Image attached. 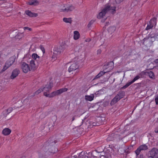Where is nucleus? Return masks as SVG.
Masks as SVG:
<instances>
[{
    "instance_id": "obj_19",
    "label": "nucleus",
    "mask_w": 158,
    "mask_h": 158,
    "mask_svg": "<svg viewBox=\"0 0 158 158\" xmlns=\"http://www.w3.org/2000/svg\"><path fill=\"white\" fill-rule=\"evenodd\" d=\"M115 139V133L110 134L107 138V140L108 141H113Z\"/></svg>"
},
{
    "instance_id": "obj_23",
    "label": "nucleus",
    "mask_w": 158,
    "mask_h": 158,
    "mask_svg": "<svg viewBox=\"0 0 158 158\" xmlns=\"http://www.w3.org/2000/svg\"><path fill=\"white\" fill-rule=\"evenodd\" d=\"M104 89H101L97 91L94 93V94L95 95L96 97H98L100 95L104 94Z\"/></svg>"
},
{
    "instance_id": "obj_1",
    "label": "nucleus",
    "mask_w": 158,
    "mask_h": 158,
    "mask_svg": "<svg viewBox=\"0 0 158 158\" xmlns=\"http://www.w3.org/2000/svg\"><path fill=\"white\" fill-rule=\"evenodd\" d=\"M116 9L115 6H111L108 4H106L105 5L104 8L98 14L97 16L98 18L100 19L103 18L107 12L110 10H111V12L113 14H114L116 12Z\"/></svg>"
},
{
    "instance_id": "obj_57",
    "label": "nucleus",
    "mask_w": 158,
    "mask_h": 158,
    "mask_svg": "<svg viewBox=\"0 0 158 158\" xmlns=\"http://www.w3.org/2000/svg\"><path fill=\"white\" fill-rule=\"evenodd\" d=\"M154 62L156 64L158 63V58L156 59L154 61Z\"/></svg>"
},
{
    "instance_id": "obj_9",
    "label": "nucleus",
    "mask_w": 158,
    "mask_h": 158,
    "mask_svg": "<svg viewBox=\"0 0 158 158\" xmlns=\"http://www.w3.org/2000/svg\"><path fill=\"white\" fill-rule=\"evenodd\" d=\"M103 151L105 153V155L108 156V158H111V155L113 154V152L114 149L110 147L105 148L103 150Z\"/></svg>"
},
{
    "instance_id": "obj_39",
    "label": "nucleus",
    "mask_w": 158,
    "mask_h": 158,
    "mask_svg": "<svg viewBox=\"0 0 158 158\" xmlns=\"http://www.w3.org/2000/svg\"><path fill=\"white\" fill-rule=\"evenodd\" d=\"M68 7V10L69 11H71L75 8L73 6H70Z\"/></svg>"
},
{
    "instance_id": "obj_25",
    "label": "nucleus",
    "mask_w": 158,
    "mask_h": 158,
    "mask_svg": "<svg viewBox=\"0 0 158 158\" xmlns=\"http://www.w3.org/2000/svg\"><path fill=\"white\" fill-rule=\"evenodd\" d=\"M80 34L77 31H75L74 32L73 38L74 40H77L79 38Z\"/></svg>"
},
{
    "instance_id": "obj_6",
    "label": "nucleus",
    "mask_w": 158,
    "mask_h": 158,
    "mask_svg": "<svg viewBox=\"0 0 158 158\" xmlns=\"http://www.w3.org/2000/svg\"><path fill=\"white\" fill-rule=\"evenodd\" d=\"M15 61V59L14 57H10L5 63L1 72H3L7 69L14 63Z\"/></svg>"
},
{
    "instance_id": "obj_62",
    "label": "nucleus",
    "mask_w": 158,
    "mask_h": 158,
    "mask_svg": "<svg viewBox=\"0 0 158 158\" xmlns=\"http://www.w3.org/2000/svg\"><path fill=\"white\" fill-rule=\"evenodd\" d=\"M154 41V40H152L151 41V43H153Z\"/></svg>"
},
{
    "instance_id": "obj_12",
    "label": "nucleus",
    "mask_w": 158,
    "mask_h": 158,
    "mask_svg": "<svg viewBox=\"0 0 158 158\" xmlns=\"http://www.w3.org/2000/svg\"><path fill=\"white\" fill-rule=\"evenodd\" d=\"M22 69L24 73H27L30 70V68L28 64L25 63H23L22 65Z\"/></svg>"
},
{
    "instance_id": "obj_16",
    "label": "nucleus",
    "mask_w": 158,
    "mask_h": 158,
    "mask_svg": "<svg viewBox=\"0 0 158 158\" xmlns=\"http://www.w3.org/2000/svg\"><path fill=\"white\" fill-rule=\"evenodd\" d=\"M52 85L53 84L52 83L50 82L48 85H46L45 87L42 88L43 91L44 90L46 92H49L50 90H51L52 87Z\"/></svg>"
},
{
    "instance_id": "obj_41",
    "label": "nucleus",
    "mask_w": 158,
    "mask_h": 158,
    "mask_svg": "<svg viewBox=\"0 0 158 158\" xmlns=\"http://www.w3.org/2000/svg\"><path fill=\"white\" fill-rule=\"evenodd\" d=\"M153 27L151 25H150L149 23L148 24L147 27L145 29V30H149L150 29L152 28Z\"/></svg>"
},
{
    "instance_id": "obj_64",
    "label": "nucleus",
    "mask_w": 158,
    "mask_h": 158,
    "mask_svg": "<svg viewBox=\"0 0 158 158\" xmlns=\"http://www.w3.org/2000/svg\"><path fill=\"white\" fill-rule=\"evenodd\" d=\"M6 158H9V157L7 156V157H6Z\"/></svg>"
},
{
    "instance_id": "obj_43",
    "label": "nucleus",
    "mask_w": 158,
    "mask_h": 158,
    "mask_svg": "<svg viewBox=\"0 0 158 158\" xmlns=\"http://www.w3.org/2000/svg\"><path fill=\"white\" fill-rule=\"evenodd\" d=\"M94 22V20H91L89 22V23L87 26L88 28H89L91 26V25Z\"/></svg>"
},
{
    "instance_id": "obj_8",
    "label": "nucleus",
    "mask_w": 158,
    "mask_h": 158,
    "mask_svg": "<svg viewBox=\"0 0 158 158\" xmlns=\"http://www.w3.org/2000/svg\"><path fill=\"white\" fill-rule=\"evenodd\" d=\"M146 156L148 157L158 158V148H153L146 154Z\"/></svg>"
},
{
    "instance_id": "obj_3",
    "label": "nucleus",
    "mask_w": 158,
    "mask_h": 158,
    "mask_svg": "<svg viewBox=\"0 0 158 158\" xmlns=\"http://www.w3.org/2000/svg\"><path fill=\"white\" fill-rule=\"evenodd\" d=\"M65 49V46L64 45L55 47L53 50V55L52 57V58L55 60L57 58V56L60 54L61 52H63Z\"/></svg>"
},
{
    "instance_id": "obj_44",
    "label": "nucleus",
    "mask_w": 158,
    "mask_h": 158,
    "mask_svg": "<svg viewBox=\"0 0 158 158\" xmlns=\"http://www.w3.org/2000/svg\"><path fill=\"white\" fill-rule=\"evenodd\" d=\"M106 72H103V71H101L100 73L98 74V75L100 76V77L103 75L104 74H105Z\"/></svg>"
},
{
    "instance_id": "obj_17",
    "label": "nucleus",
    "mask_w": 158,
    "mask_h": 158,
    "mask_svg": "<svg viewBox=\"0 0 158 158\" xmlns=\"http://www.w3.org/2000/svg\"><path fill=\"white\" fill-rule=\"evenodd\" d=\"M89 156H88V154L85 152L82 151L79 153L78 158H88Z\"/></svg>"
},
{
    "instance_id": "obj_40",
    "label": "nucleus",
    "mask_w": 158,
    "mask_h": 158,
    "mask_svg": "<svg viewBox=\"0 0 158 158\" xmlns=\"http://www.w3.org/2000/svg\"><path fill=\"white\" fill-rule=\"evenodd\" d=\"M131 152V151L128 150V149H126V150H125L124 153H125V154L126 155V156H125V158L127 157V155L130 153Z\"/></svg>"
},
{
    "instance_id": "obj_21",
    "label": "nucleus",
    "mask_w": 158,
    "mask_h": 158,
    "mask_svg": "<svg viewBox=\"0 0 158 158\" xmlns=\"http://www.w3.org/2000/svg\"><path fill=\"white\" fill-rule=\"evenodd\" d=\"M94 97V95L93 94H91L90 95H86L85 96V99L86 101H91L93 100Z\"/></svg>"
},
{
    "instance_id": "obj_24",
    "label": "nucleus",
    "mask_w": 158,
    "mask_h": 158,
    "mask_svg": "<svg viewBox=\"0 0 158 158\" xmlns=\"http://www.w3.org/2000/svg\"><path fill=\"white\" fill-rule=\"evenodd\" d=\"M116 29V27L115 26L110 27L107 28L108 32L111 34L114 32Z\"/></svg>"
},
{
    "instance_id": "obj_33",
    "label": "nucleus",
    "mask_w": 158,
    "mask_h": 158,
    "mask_svg": "<svg viewBox=\"0 0 158 158\" xmlns=\"http://www.w3.org/2000/svg\"><path fill=\"white\" fill-rule=\"evenodd\" d=\"M31 56L34 60H36L37 58L40 59V57L36 53H34L32 54Z\"/></svg>"
},
{
    "instance_id": "obj_13",
    "label": "nucleus",
    "mask_w": 158,
    "mask_h": 158,
    "mask_svg": "<svg viewBox=\"0 0 158 158\" xmlns=\"http://www.w3.org/2000/svg\"><path fill=\"white\" fill-rule=\"evenodd\" d=\"M19 74V71L17 69H15L12 72L10 76V78L12 79H14Z\"/></svg>"
},
{
    "instance_id": "obj_20",
    "label": "nucleus",
    "mask_w": 158,
    "mask_h": 158,
    "mask_svg": "<svg viewBox=\"0 0 158 158\" xmlns=\"http://www.w3.org/2000/svg\"><path fill=\"white\" fill-rule=\"evenodd\" d=\"M27 3L29 5L36 6L39 4V2L37 0H30Z\"/></svg>"
},
{
    "instance_id": "obj_7",
    "label": "nucleus",
    "mask_w": 158,
    "mask_h": 158,
    "mask_svg": "<svg viewBox=\"0 0 158 158\" xmlns=\"http://www.w3.org/2000/svg\"><path fill=\"white\" fill-rule=\"evenodd\" d=\"M103 120L101 117H98L94 121H89L88 122L89 125L88 127V128H91L94 126H99L102 124Z\"/></svg>"
},
{
    "instance_id": "obj_38",
    "label": "nucleus",
    "mask_w": 158,
    "mask_h": 158,
    "mask_svg": "<svg viewBox=\"0 0 158 158\" xmlns=\"http://www.w3.org/2000/svg\"><path fill=\"white\" fill-rule=\"evenodd\" d=\"M141 151V150L139 148V147L137 148L136 150L135 151V153L137 156L139 154V153Z\"/></svg>"
},
{
    "instance_id": "obj_34",
    "label": "nucleus",
    "mask_w": 158,
    "mask_h": 158,
    "mask_svg": "<svg viewBox=\"0 0 158 158\" xmlns=\"http://www.w3.org/2000/svg\"><path fill=\"white\" fill-rule=\"evenodd\" d=\"M132 84L130 82H129L127 83L125 85L121 87L120 88V89H124L126 88H127L130 85H131Z\"/></svg>"
},
{
    "instance_id": "obj_26",
    "label": "nucleus",
    "mask_w": 158,
    "mask_h": 158,
    "mask_svg": "<svg viewBox=\"0 0 158 158\" xmlns=\"http://www.w3.org/2000/svg\"><path fill=\"white\" fill-rule=\"evenodd\" d=\"M73 62L74 63H77L78 64L79 62H80L82 60V59H81V57L79 56H77L75 57L73 59Z\"/></svg>"
},
{
    "instance_id": "obj_14",
    "label": "nucleus",
    "mask_w": 158,
    "mask_h": 158,
    "mask_svg": "<svg viewBox=\"0 0 158 158\" xmlns=\"http://www.w3.org/2000/svg\"><path fill=\"white\" fill-rule=\"evenodd\" d=\"M25 13L31 17H36L38 16V14L35 13H33L29 10H26L25 11Z\"/></svg>"
},
{
    "instance_id": "obj_10",
    "label": "nucleus",
    "mask_w": 158,
    "mask_h": 158,
    "mask_svg": "<svg viewBox=\"0 0 158 158\" xmlns=\"http://www.w3.org/2000/svg\"><path fill=\"white\" fill-rule=\"evenodd\" d=\"M71 63V64L68 69V71L69 73L76 70L79 67L78 64L77 63V62L74 63L72 61Z\"/></svg>"
},
{
    "instance_id": "obj_48",
    "label": "nucleus",
    "mask_w": 158,
    "mask_h": 158,
    "mask_svg": "<svg viewBox=\"0 0 158 158\" xmlns=\"http://www.w3.org/2000/svg\"><path fill=\"white\" fill-rule=\"evenodd\" d=\"M23 29L24 30H29L30 31H32V29L31 28H29L28 27H23Z\"/></svg>"
},
{
    "instance_id": "obj_60",
    "label": "nucleus",
    "mask_w": 158,
    "mask_h": 158,
    "mask_svg": "<svg viewBox=\"0 0 158 158\" xmlns=\"http://www.w3.org/2000/svg\"><path fill=\"white\" fill-rule=\"evenodd\" d=\"M75 116H74L73 117V118H72V121H74L75 120Z\"/></svg>"
},
{
    "instance_id": "obj_51",
    "label": "nucleus",
    "mask_w": 158,
    "mask_h": 158,
    "mask_svg": "<svg viewBox=\"0 0 158 158\" xmlns=\"http://www.w3.org/2000/svg\"><path fill=\"white\" fill-rule=\"evenodd\" d=\"M127 149L131 151L133 149V147L132 146H130Z\"/></svg>"
},
{
    "instance_id": "obj_32",
    "label": "nucleus",
    "mask_w": 158,
    "mask_h": 158,
    "mask_svg": "<svg viewBox=\"0 0 158 158\" xmlns=\"http://www.w3.org/2000/svg\"><path fill=\"white\" fill-rule=\"evenodd\" d=\"M139 148L141 150H146L148 149V147L146 144L141 145L139 146Z\"/></svg>"
},
{
    "instance_id": "obj_46",
    "label": "nucleus",
    "mask_w": 158,
    "mask_h": 158,
    "mask_svg": "<svg viewBox=\"0 0 158 158\" xmlns=\"http://www.w3.org/2000/svg\"><path fill=\"white\" fill-rule=\"evenodd\" d=\"M68 7H67V8H66L65 9H61L60 10V11H63V12H68V11H69V10H68Z\"/></svg>"
},
{
    "instance_id": "obj_61",
    "label": "nucleus",
    "mask_w": 158,
    "mask_h": 158,
    "mask_svg": "<svg viewBox=\"0 0 158 158\" xmlns=\"http://www.w3.org/2000/svg\"><path fill=\"white\" fill-rule=\"evenodd\" d=\"M27 56V55H26L25 56H24L23 57V58H25Z\"/></svg>"
},
{
    "instance_id": "obj_36",
    "label": "nucleus",
    "mask_w": 158,
    "mask_h": 158,
    "mask_svg": "<svg viewBox=\"0 0 158 158\" xmlns=\"http://www.w3.org/2000/svg\"><path fill=\"white\" fill-rule=\"evenodd\" d=\"M140 78V76L139 75H137L131 81H130L131 84L135 81L139 79Z\"/></svg>"
},
{
    "instance_id": "obj_45",
    "label": "nucleus",
    "mask_w": 158,
    "mask_h": 158,
    "mask_svg": "<svg viewBox=\"0 0 158 158\" xmlns=\"http://www.w3.org/2000/svg\"><path fill=\"white\" fill-rule=\"evenodd\" d=\"M155 101L156 105L158 104V94L156 95L155 96Z\"/></svg>"
},
{
    "instance_id": "obj_55",
    "label": "nucleus",
    "mask_w": 158,
    "mask_h": 158,
    "mask_svg": "<svg viewBox=\"0 0 158 158\" xmlns=\"http://www.w3.org/2000/svg\"><path fill=\"white\" fill-rule=\"evenodd\" d=\"M102 51L101 49H98L97 51V54L98 55L100 54L101 52Z\"/></svg>"
},
{
    "instance_id": "obj_37",
    "label": "nucleus",
    "mask_w": 158,
    "mask_h": 158,
    "mask_svg": "<svg viewBox=\"0 0 158 158\" xmlns=\"http://www.w3.org/2000/svg\"><path fill=\"white\" fill-rule=\"evenodd\" d=\"M55 125V121H53L51 120H50V122L49 123V126L50 127H52L53 126H54Z\"/></svg>"
},
{
    "instance_id": "obj_59",
    "label": "nucleus",
    "mask_w": 158,
    "mask_h": 158,
    "mask_svg": "<svg viewBox=\"0 0 158 158\" xmlns=\"http://www.w3.org/2000/svg\"><path fill=\"white\" fill-rule=\"evenodd\" d=\"M91 40L90 39H86L85 41L86 42H89Z\"/></svg>"
},
{
    "instance_id": "obj_18",
    "label": "nucleus",
    "mask_w": 158,
    "mask_h": 158,
    "mask_svg": "<svg viewBox=\"0 0 158 158\" xmlns=\"http://www.w3.org/2000/svg\"><path fill=\"white\" fill-rule=\"evenodd\" d=\"M11 132V130L10 129L8 128H6L2 130V134L5 136L8 135L10 134Z\"/></svg>"
},
{
    "instance_id": "obj_47",
    "label": "nucleus",
    "mask_w": 158,
    "mask_h": 158,
    "mask_svg": "<svg viewBox=\"0 0 158 158\" xmlns=\"http://www.w3.org/2000/svg\"><path fill=\"white\" fill-rule=\"evenodd\" d=\"M12 110V109L11 108H9L6 111V112L7 113V114H9L10 113Z\"/></svg>"
},
{
    "instance_id": "obj_52",
    "label": "nucleus",
    "mask_w": 158,
    "mask_h": 158,
    "mask_svg": "<svg viewBox=\"0 0 158 158\" xmlns=\"http://www.w3.org/2000/svg\"><path fill=\"white\" fill-rule=\"evenodd\" d=\"M24 36V34L23 33V32L22 33H20V39L21 38L23 37Z\"/></svg>"
},
{
    "instance_id": "obj_49",
    "label": "nucleus",
    "mask_w": 158,
    "mask_h": 158,
    "mask_svg": "<svg viewBox=\"0 0 158 158\" xmlns=\"http://www.w3.org/2000/svg\"><path fill=\"white\" fill-rule=\"evenodd\" d=\"M123 0H115V2L117 4H119L123 2Z\"/></svg>"
},
{
    "instance_id": "obj_22",
    "label": "nucleus",
    "mask_w": 158,
    "mask_h": 158,
    "mask_svg": "<svg viewBox=\"0 0 158 158\" xmlns=\"http://www.w3.org/2000/svg\"><path fill=\"white\" fill-rule=\"evenodd\" d=\"M156 18L154 17L150 20L149 23L153 27L154 25L155 26L156 24Z\"/></svg>"
},
{
    "instance_id": "obj_28",
    "label": "nucleus",
    "mask_w": 158,
    "mask_h": 158,
    "mask_svg": "<svg viewBox=\"0 0 158 158\" xmlns=\"http://www.w3.org/2000/svg\"><path fill=\"white\" fill-rule=\"evenodd\" d=\"M63 21L66 23H71L72 22V18H64L63 19Z\"/></svg>"
},
{
    "instance_id": "obj_56",
    "label": "nucleus",
    "mask_w": 158,
    "mask_h": 158,
    "mask_svg": "<svg viewBox=\"0 0 158 158\" xmlns=\"http://www.w3.org/2000/svg\"><path fill=\"white\" fill-rule=\"evenodd\" d=\"M154 131L156 133H158V127L155 128Z\"/></svg>"
},
{
    "instance_id": "obj_4",
    "label": "nucleus",
    "mask_w": 158,
    "mask_h": 158,
    "mask_svg": "<svg viewBox=\"0 0 158 158\" xmlns=\"http://www.w3.org/2000/svg\"><path fill=\"white\" fill-rule=\"evenodd\" d=\"M68 89L67 88H63L53 92L50 94H48L47 92L44 93V95L47 97L52 98L55 96L60 94L61 93L67 91Z\"/></svg>"
},
{
    "instance_id": "obj_35",
    "label": "nucleus",
    "mask_w": 158,
    "mask_h": 158,
    "mask_svg": "<svg viewBox=\"0 0 158 158\" xmlns=\"http://www.w3.org/2000/svg\"><path fill=\"white\" fill-rule=\"evenodd\" d=\"M150 37L151 38H154V36H152L151 35H149V36L146 37L145 38H144L143 39V40H142V41H143V45L144 44V43L145 41L146 40H148Z\"/></svg>"
},
{
    "instance_id": "obj_30",
    "label": "nucleus",
    "mask_w": 158,
    "mask_h": 158,
    "mask_svg": "<svg viewBox=\"0 0 158 158\" xmlns=\"http://www.w3.org/2000/svg\"><path fill=\"white\" fill-rule=\"evenodd\" d=\"M125 151V149L122 147L119 148V149L117 150L118 153L119 154H123Z\"/></svg>"
},
{
    "instance_id": "obj_29",
    "label": "nucleus",
    "mask_w": 158,
    "mask_h": 158,
    "mask_svg": "<svg viewBox=\"0 0 158 158\" xmlns=\"http://www.w3.org/2000/svg\"><path fill=\"white\" fill-rule=\"evenodd\" d=\"M125 137V136H122L120 134H118L115 133V139H118L120 140L122 139L123 138Z\"/></svg>"
},
{
    "instance_id": "obj_58",
    "label": "nucleus",
    "mask_w": 158,
    "mask_h": 158,
    "mask_svg": "<svg viewBox=\"0 0 158 158\" xmlns=\"http://www.w3.org/2000/svg\"><path fill=\"white\" fill-rule=\"evenodd\" d=\"M143 154H140L139 156V158H143Z\"/></svg>"
},
{
    "instance_id": "obj_50",
    "label": "nucleus",
    "mask_w": 158,
    "mask_h": 158,
    "mask_svg": "<svg viewBox=\"0 0 158 158\" xmlns=\"http://www.w3.org/2000/svg\"><path fill=\"white\" fill-rule=\"evenodd\" d=\"M40 49H41L43 53H45V49L44 48V47L42 46H41L40 47Z\"/></svg>"
},
{
    "instance_id": "obj_2",
    "label": "nucleus",
    "mask_w": 158,
    "mask_h": 158,
    "mask_svg": "<svg viewBox=\"0 0 158 158\" xmlns=\"http://www.w3.org/2000/svg\"><path fill=\"white\" fill-rule=\"evenodd\" d=\"M60 135H61L59 134L55 138H52L49 139L48 141L44 143L43 147L46 148L47 147H51L52 146L56 143L60 142V141L62 140V139H61L59 138Z\"/></svg>"
},
{
    "instance_id": "obj_63",
    "label": "nucleus",
    "mask_w": 158,
    "mask_h": 158,
    "mask_svg": "<svg viewBox=\"0 0 158 158\" xmlns=\"http://www.w3.org/2000/svg\"><path fill=\"white\" fill-rule=\"evenodd\" d=\"M74 157H75V158H76L77 157V156H74Z\"/></svg>"
},
{
    "instance_id": "obj_31",
    "label": "nucleus",
    "mask_w": 158,
    "mask_h": 158,
    "mask_svg": "<svg viewBox=\"0 0 158 158\" xmlns=\"http://www.w3.org/2000/svg\"><path fill=\"white\" fill-rule=\"evenodd\" d=\"M85 118L84 119H82L79 118L77 122V125L78 126H81L84 123V121Z\"/></svg>"
},
{
    "instance_id": "obj_53",
    "label": "nucleus",
    "mask_w": 158,
    "mask_h": 158,
    "mask_svg": "<svg viewBox=\"0 0 158 158\" xmlns=\"http://www.w3.org/2000/svg\"><path fill=\"white\" fill-rule=\"evenodd\" d=\"M100 78V76H99L98 74L95 76L94 78L93 79V80H94L95 79H98Z\"/></svg>"
},
{
    "instance_id": "obj_42",
    "label": "nucleus",
    "mask_w": 158,
    "mask_h": 158,
    "mask_svg": "<svg viewBox=\"0 0 158 158\" xmlns=\"http://www.w3.org/2000/svg\"><path fill=\"white\" fill-rule=\"evenodd\" d=\"M42 91H43V88H40L39 89H38L37 91H36L35 92V94H38L40 93Z\"/></svg>"
},
{
    "instance_id": "obj_54",
    "label": "nucleus",
    "mask_w": 158,
    "mask_h": 158,
    "mask_svg": "<svg viewBox=\"0 0 158 158\" xmlns=\"http://www.w3.org/2000/svg\"><path fill=\"white\" fill-rule=\"evenodd\" d=\"M142 83L141 82L136 83L135 84L136 85H138L137 88H139L141 87Z\"/></svg>"
},
{
    "instance_id": "obj_11",
    "label": "nucleus",
    "mask_w": 158,
    "mask_h": 158,
    "mask_svg": "<svg viewBox=\"0 0 158 158\" xmlns=\"http://www.w3.org/2000/svg\"><path fill=\"white\" fill-rule=\"evenodd\" d=\"M141 77L142 75H146L148 76L150 78H153L154 77L153 72L151 71L148 70V71H143L141 72L140 74Z\"/></svg>"
},
{
    "instance_id": "obj_5",
    "label": "nucleus",
    "mask_w": 158,
    "mask_h": 158,
    "mask_svg": "<svg viewBox=\"0 0 158 158\" xmlns=\"http://www.w3.org/2000/svg\"><path fill=\"white\" fill-rule=\"evenodd\" d=\"M125 95V92L124 91H119L118 94L111 100L110 105L111 106L114 105L121 99L123 98Z\"/></svg>"
},
{
    "instance_id": "obj_15",
    "label": "nucleus",
    "mask_w": 158,
    "mask_h": 158,
    "mask_svg": "<svg viewBox=\"0 0 158 158\" xmlns=\"http://www.w3.org/2000/svg\"><path fill=\"white\" fill-rule=\"evenodd\" d=\"M99 152L93 153L91 152H89L88 153V156H89L88 158H98L100 156V155L98 154Z\"/></svg>"
},
{
    "instance_id": "obj_27",
    "label": "nucleus",
    "mask_w": 158,
    "mask_h": 158,
    "mask_svg": "<svg viewBox=\"0 0 158 158\" xmlns=\"http://www.w3.org/2000/svg\"><path fill=\"white\" fill-rule=\"evenodd\" d=\"M31 66L32 69L35 70V60H32L30 62Z\"/></svg>"
}]
</instances>
